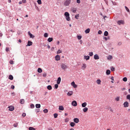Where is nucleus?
<instances>
[{"mask_svg":"<svg viewBox=\"0 0 130 130\" xmlns=\"http://www.w3.org/2000/svg\"><path fill=\"white\" fill-rule=\"evenodd\" d=\"M66 17V20L68 21H69L70 20L69 17V14L68 12H66L64 14Z\"/></svg>","mask_w":130,"mask_h":130,"instance_id":"obj_1","label":"nucleus"},{"mask_svg":"<svg viewBox=\"0 0 130 130\" xmlns=\"http://www.w3.org/2000/svg\"><path fill=\"white\" fill-rule=\"evenodd\" d=\"M71 2V0H67L65 1L64 5L66 6H68L69 5Z\"/></svg>","mask_w":130,"mask_h":130,"instance_id":"obj_2","label":"nucleus"},{"mask_svg":"<svg viewBox=\"0 0 130 130\" xmlns=\"http://www.w3.org/2000/svg\"><path fill=\"white\" fill-rule=\"evenodd\" d=\"M117 23L119 25H120L121 24H124V22L123 20H121L118 21Z\"/></svg>","mask_w":130,"mask_h":130,"instance_id":"obj_3","label":"nucleus"},{"mask_svg":"<svg viewBox=\"0 0 130 130\" xmlns=\"http://www.w3.org/2000/svg\"><path fill=\"white\" fill-rule=\"evenodd\" d=\"M72 105L74 106H76L77 105V103L75 101H73L71 103Z\"/></svg>","mask_w":130,"mask_h":130,"instance_id":"obj_4","label":"nucleus"},{"mask_svg":"<svg viewBox=\"0 0 130 130\" xmlns=\"http://www.w3.org/2000/svg\"><path fill=\"white\" fill-rule=\"evenodd\" d=\"M124 106V107H127L129 106V104L128 102H125L123 104Z\"/></svg>","mask_w":130,"mask_h":130,"instance_id":"obj_5","label":"nucleus"},{"mask_svg":"<svg viewBox=\"0 0 130 130\" xmlns=\"http://www.w3.org/2000/svg\"><path fill=\"white\" fill-rule=\"evenodd\" d=\"M110 1H107L106 0H105V1L106 4L108 6L111 5L112 4V3H111L110 2Z\"/></svg>","mask_w":130,"mask_h":130,"instance_id":"obj_6","label":"nucleus"},{"mask_svg":"<svg viewBox=\"0 0 130 130\" xmlns=\"http://www.w3.org/2000/svg\"><path fill=\"white\" fill-rule=\"evenodd\" d=\"M71 85L74 88H76L77 87V85L75 84L74 82L73 81L71 83Z\"/></svg>","mask_w":130,"mask_h":130,"instance_id":"obj_7","label":"nucleus"},{"mask_svg":"<svg viewBox=\"0 0 130 130\" xmlns=\"http://www.w3.org/2000/svg\"><path fill=\"white\" fill-rule=\"evenodd\" d=\"M61 68L64 70L66 69L67 67L66 66V65H65L64 64H62L61 65Z\"/></svg>","mask_w":130,"mask_h":130,"instance_id":"obj_8","label":"nucleus"},{"mask_svg":"<svg viewBox=\"0 0 130 130\" xmlns=\"http://www.w3.org/2000/svg\"><path fill=\"white\" fill-rule=\"evenodd\" d=\"M55 59L56 60L58 61L60 60V56L59 55H57L55 57Z\"/></svg>","mask_w":130,"mask_h":130,"instance_id":"obj_9","label":"nucleus"},{"mask_svg":"<svg viewBox=\"0 0 130 130\" xmlns=\"http://www.w3.org/2000/svg\"><path fill=\"white\" fill-rule=\"evenodd\" d=\"M61 81V78L60 77H58L57 79V83L58 84H60Z\"/></svg>","mask_w":130,"mask_h":130,"instance_id":"obj_10","label":"nucleus"},{"mask_svg":"<svg viewBox=\"0 0 130 130\" xmlns=\"http://www.w3.org/2000/svg\"><path fill=\"white\" fill-rule=\"evenodd\" d=\"M79 121V120L78 118H76L74 119V121L76 123H78Z\"/></svg>","mask_w":130,"mask_h":130,"instance_id":"obj_11","label":"nucleus"},{"mask_svg":"<svg viewBox=\"0 0 130 130\" xmlns=\"http://www.w3.org/2000/svg\"><path fill=\"white\" fill-rule=\"evenodd\" d=\"M28 34L29 35V36L30 38H34L35 36L33 35L32 34H31L30 31H28Z\"/></svg>","mask_w":130,"mask_h":130,"instance_id":"obj_12","label":"nucleus"},{"mask_svg":"<svg viewBox=\"0 0 130 130\" xmlns=\"http://www.w3.org/2000/svg\"><path fill=\"white\" fill-rule=\"evenodd\" d=\"M8 108H9V110L11 111H12L14 109V108L13 106H9L8 107Z\"/></svg>","mask_w":130,"mask_h":130,"instance_id":"obj_13","label":"nucleus"},{"mask_svg":"<svg viewBox=\"0 0 130 130\" xmlns=\"http://www.w3.org/2000/svg\"><path fill=\"white\" fill-rule=\"evenodd\" d=\"M32 44V42L29 41H28V42L27 43V46H30Z\"/></svg>","mask_w":130,"mask_h":130,"instance_id":"obj_14","label":"nucleus"},{"mask_svg":"<svg viewBox=\"0 0 130 130\" xmlns=\"http://www.w3.org/2000/svg\"><path fill=\"white\" fill-rule=\"evenodd\" d=\"M94 58L96 60L99 59V58L98 55L95 54L94 56Z\"/></svg>","mask_w":130,"mask_h":130,"instance_id":"obj_15","label":"nucleus"},{"mask_svg":"<svg viewBox=\"0 0 130 130\" xmlns=\"http://www.w3.org/2000/svg\"><path fill=\"white\" fill-rule=\"evenodd\" d=\"M73 93V92L72 91H69L67 93V95L69 96H70L72 95Z\"/></svg>","mask_w":130,"mask_h":130,"instance_id":"obj_16","label":"nucleus"},{"mask_svg":"<svg viewBox=\"0 0 130 130\" xmlns=\"http://www.w3.org/2000/svg\"><path fill=\"white\" fill-rule=\"evenodd\" d=\"M71 9L73 13H75L76 12V8H75L73 7L71 8Z\"/></svg>","mask_w":130,"mask_h":130,"instance_id":"obj_17","label":"nucleus"},{"mask_svg":"<svg viewBox=\"0 0 130 130\" xmlns=\"http://www.w3.org/2000/svg\"><path fill=\"white\" fill-rule=\"evenodd\" d=\"M84 59L87 60L89 59L90 56H84Z\"/></svg>","mask_w":130,"mask_h":130,"instance_id":"obj_18","label":"nucleus"},{"mask_svg":"<svg viewBox=\"0 0 130 130\" xmlns=\"http://www.w3.org/2000/svg\"><path fill=\"white\" fill-rule=\"evenodd\" d=\"M59 109L60 110H63L64 109V108L62 106H59Z\"/></svg>","mask_w":130,"mask_h":130,"instance_id":"obj_19","label":"nucleus"},{"mask_svg":"<svg viewBox=\"0 0 130 130\" xmlns=\"http://www.w3.org/2000/svg\"><path fill=\"white\" fill-rule=\"evenodd\" d=\"M87 105V104L86 103V102H85L84 103H83L82 104V106L83 107H84L86 106Z\"/></svg>","mask_w":130,"mask_h":130,"instance_id":"obj_20","label":"nucleus"},{"mask_svg":"<svg viewBox=\"0 0 130 130\" xmlns=\"http://www.w3.org/2000/svg\"><path fill=\"white\" fill-rule=\"evenodd\" d=\"M110 71L109 70H107L106 71V74L107 75H108L110 74Z\"/></svg>","mask_w":130,"mask_h":130,"instance_id":"obj_21","label":"nucleus"},{"mask_svg":"<svg viewBox=\"0 0 130 130\" xmlns=\"http://www.w3.org/2000/svg\"><path fill=\"white\" fill-rule=\"evenodd\" d=\"M88 109V108L86 107L83 109V111L84 112H86L87 111Z\"/></svg>","mask_w":130,"mask_h":130,"instance_id":"obj_22","label":"nucleus"},{"mask_svg":"<svg viewBox=\"0 0 130 130\" xmlns=\"http://www.w3.org/2000/svg\"><path fill=\"white\" fill-rule=\"evenodd\" d=\"M53 40V38H49L48 39L47 41L49 42H51Z\"/></svg>","mask_w":130,"mask_h":130,"instance_id":"obj_23","label":"nucleus"},{"mask_svg":"<svg viewBox=\"0 0 130 130\" xmlns=\"http://www.w3.org/2000/svg\"><path fill=\"white\" fill-rule=\"evenodd\" d=\"M37 71L39 73L42 72V71L41 69L40 68H39L38 69Z\"/></svg>","mask_w":130,"mask_h":130,"instance_id":"obj_24","label":"nucleus"},{"mask_svg":"<svg viewBox=\"0 0 130 130\" xmlns=\"http://www.w3.org/2000/svg\"><path fill=\"white\" fill-rule=\"evenodd\" d=\"M86 67V64H84L83 66H82V69L83 70Z\"/></svg>","mask_w":130,"mask_h":130,"instance_id":"obj_25","label":"nucleus"},{"mask_svg":"<svg viewBox=\"0 0 130 130\" xmlns=\"http://www.w3.org/2000/svg\"><path fill=\"white\" fill-rule=\"evenodd\" d=\"M41 107V105L40 104H37L36 105V107L37 108H39Z\"/></svg>","mask_w":130,"mask_h":130,"instance_id":"obj_26","label":"nucleus"},{"mask_svg":"<svg viewBox=\"0 0 130 130\" xmlns=\"http://www.w3.org/2000/svg\"><path fill=\"white\" fill-rule=\"evenodd\" d=\"M47 89L49 90H50L52 89V87L51 85H48L47 87Z\"/></svg>","mask_w":130,"mask_h":130,"instance_id":"obj_27","label":"nucleus"},{"mask_svg":"<svg viewBox=\"0 0 130 130\" xmlns=\"http://www.w3.org/2000/svg\"><path fill=\"white\" fill-rule=\"evenodd\" d=\"M90 29L89 28H88V29H86L85 32L86 33V34H88V33L89 31H90Z\"/></svg>","mask_w":130,"mask_h":130,"instance_id":"obj_28","label":"nucleus"},{"mask_svg":"<svg viewBox=\"0 0 130 130\" xmlns=\"http://www.w3.org/2000/svg\"><path fill=\"white\" fill-rule=\"evenodd\" d=\"M9 78L11 80H12L13 79V77L12 75H10L9 76Z\"/></svg>","mask_w":130,"mask_h":130,"instance_id":"obj_29","label":"nucleus"},{"mask_svg":"<svg viewBox=\"0 0 130 130\" xmlns=\"http://www.w3.org/2000/svg\"><path fill=\"white\" fill-rule=\"evenodd\" d=\"M75 125V124L73 122H71L70 123V125L71 127H73Z\"/></svg>","mask_w":130,"mask_h":130,"instance_id":"obj_30","label":"nucleus"},{"mask_svg":"<svg viewBox=\"0 0 130 130\" xmlns=\"http://www.w3.org/2000/svg\"><path fill=\"white\" fill-rule=\"evenodd\" d=\"M108 32L107 31H105L104 33V35L105 36H107L108 35Z\"/></svg>","mask_w":130,"mask_h":130,"instance_id":"obj_31","label":"nucleus"},{"mask_svg":"<svg viewBox=\"0 0 130 130\" xmlns=\"http://www.w3.org/2000/svg\"><path fill=\"white\" fill-rule=\"evenodd\" d=\"M24 100L23 99H22L20 100V103L22 104H23L24 103Z\"/></svg>","mask_w":130,"mask_h":130,"instance_id":"obj_32","label":"nucleus"},{"mask_svg":"<svg viewBox=\"0 0 130 130\" xmlns=\"http://www.w3.org/2000/svg\"><path fill=\"white\" fill-rule=\"evenodd\" d=\"M96 82L98 84H100L101 83V80L99 79H98L96 80Z\"/></svg>","mask_w":130,"mask_h":130,"instance_id":"obj_33","label":"nucleus"},{"mask_svg":"<svg viewBox=\"0 0 130 130\" xmlns=\"http://www.w3.org/2000/svg\"><path fill=\"white\" fill-rule=\"evenodd\" d=\"M125 9L126 10V11L129 13H130V11L129 9H128V8L126 6H125Z\"/></svg>","mask_w":130,"mask_h":130,"instance_id":"obj_34","label":"nucleus"},{"mask_svg":"<svg viewBox=\"0 0 130 130\" xmlns=\"http://www.w3.org/2000/svg\"><path fill=\"white\" fill-rule=\"evenodd\" d=\"M28 129L29 130H35V129L33 127H29Z\"/></svg>","mask_w":130,"mask_h":130,"instance_id":"obj_35","label":"nucleus"},{"mask_svg":"<svg viewBox=\"0 0 130 130\" xmlns=\"http://www.w3.org/2000/svg\"><path fill=\"white\" fill-rule=\"evenodd\" d=\"M58 114L57 113H55L54 114V118H57L58 116Z\"/></svg>","mask_w":130,"mask_h":130,"instance_id":"obj_36","label":"nucleus"},{"mask_svg":"<svg viewBox=\"0 0 130 130\" xmlns=\"http://www.w3.org/2000/svg\"><path fill=\"white\" fill-rule=\"evenodd\" d=\"M106 109H107L108 110L109 109L112 112L113 111V110H112V109H111L110 107H106Z\"/></svg>","mask_w":130,"mask_h":130,"instance_id":"obj_37","label":"nucleus"},{"mask_svg":"<svg viewBox=\"0 0 130 130\" xmlns=\"http://www.w3.org/2000/svg\"><path fill=\"white\" fill-rule=\"evenodd\" d=\"M44 37H47L48 36V34L47 33H45L44 34Z\"/></svg>","mask_w":130,"mask_h":130,"instance_id":"obj_38","label":"nucleus"},{"mask_svg":"<svg viewBox=\"0 0 130 130\" xmlns=\"http://www.w3.org/2000/svg\"><path fill=\"white\" fill-rule=\"evenodd\" d=\"M126 98L127 99L129 100L130 99V95L128 94L126 96Z\"/></svg>","mask_w":130,"mask_h":130,"instance_id":"obj_39","label":"nucleus"},{"mask_svg":"<svg viewBox=\"0 0 130 130\" xmlns=\"http://www.w3.org/2000/svg\"><path fill=\"white\" fill-rule=\"evenodd\" d=\"M123 80L124 82H126L127 81V78L126 77H124L123 78Z\"/></svg>","mask_w":130,"mask_h":130,"instance_id":"obj_40","label":"nucleus"},{"mask_svg":"<svg viewBox=\"0 0 130 130\" xmlns=\"http://www.w3.org/2000/svg\"><path fill=\"white\" fill-rule=\"evenodd\" d=\"M112 58V56L111 55H109L107 58V59L108 60Z\"/></svg>","mask_w":130,"mask_h":130,"instance_id":"obj_41","label":"nucleus"},{"mask_svg":"<svg viewBox=\"0 0 130 130\" xmlns=\"http://www.w3.org/2000/svg\"><path fill=\"white\" fill-rule=\"evenodd\" d=\"M43 112L45 113H46L48 112V110L47 109H45L43 110Z\"/></svg>","mask_w":130,"mask_h":130,"instance_id":"obj_42","label":"nucleus"},{"mask_svg":"<svg viewBox=\"0 0 130 130\" xmlns=\"http://www.w3.org/2000/svg\"><path fill=\"white\" fill-rule=\"evenodd\" d=\"M30 107L31 108H33L35 107V106L34 104H32L30 105Z\"/></svg>","mask_w":130,"mask_h":130,"instance_id":"obj_43","label":"nucleus"},{"mask_svg":"<svg viewBox=\"0 0 130 130\" xmlns=\"http://www.w3.org/2000/svg\"><path fill=\"white\" fill-rule=\"evenodd\" d=\"M110 2L112 3V4L113 5H115L116 4V3L115 2H113L112 1H110Z\"/></svg>","mask_w":130,"mask_h":130,"instance_id":"obj_44","label":"nucleus"},{"mask_svg":"<svg viewBox=\"0 0 130 130\" xmlns=\"http://www.w3.org/2000/svg\"><path fill=\"white\" fill-rule=\"evenodd\" d=\"M58 84H55V85H54V87H55V89H57L58 88Z\"/></svg>","mask_w":130,"mask_h":130,"instance_id":"obj_45","label":"nucleus"},{"mask_svg":"<svg viewBox=\"0 0 130 130\" xmlns=\"http://www.w3.org/2000/svg\"><path fill=\"white\" fill-rule=\"evenodd\" d=\"M37 2L38 4H40L42 3L41 1V0H38Z\"/></svg>","mask_w":130,"mask_h":130,"instance_id":"obj_46","label":"nucleus"},{"mask_svg":"<svg viewBox=\"0 0 130 130\" xmlns=\"http://www.w3.org/2000/svg\"><path fill=\"white\" fill-rule=\"evenodd\" d=\"M82 37L81 36H77V38L78 40L82 38Z\"/></svg>","mask_w":130,"mask_h":130,"instance_id":"obj_47","label":"nucleus"},{"mask_svg":"<svg viewBox=\"0 0 130 130\" xmlns=\"http://www.w3.org/2000/svg\"><path fill=\"white\" fill-rule=\"evenodd\" d=\"M110 69L112 71H114L115 70V68L113 67H110Z\"/></svg>","mask_w":130,"mask_h":130,"instance_id":"obj_48","label":"nucleus"},{"mask_svg":"<svg viewBox=\"0 0 130 130\" xmlns=\"http://www.w3.org/2000/svg\"><path fill=\"white\" fill-rule=\"evenodd\" d=\"M93 53L92 52H90L89 53V55L90 56H93Z\"/></svg>","mask_w":130,"mask_h":130,"instance_id":"obj_49","label":"nucleus"},{"mask_svg":"<svg viewBox=\"0 0 130 130\" xmlns=\"http://www.w3.org/2000/svg\"><path fill=\"white\" fill-rule=\"evenodd\" d=\"M62 52V51L59 50H58V51L57 52V54H59L60 53H61Z\"/></svg>","mask_w":130,"mask_h":130,"instance_id":"obj_50","label":"nucleus"},{"mask_svg":"<svg viewBox=\"0 0 130 130\" xmlns=\"http://www.w3.org/2000/svg\"><path fill=\"white\" fill-rule=\"evenodd\" d=\"M79 17V14H76L75 16V18L76 19H78V18L77 17Z\"/></svg>","mask_w":130,"mask_h":130,"instance_id":"obj_51","label":"nucleus"},{"mask_svg":"<svg viewBox=\"0 0 130 130\" xmlns=\"http://www.w3.org/2000/svg\"><path fill=\"white\" fill-rule=\"evenodd\" d=\"M9 63L11 64H13V63H13V61L12 60H10V62H9Z\"/></svg>","mask_w":130,"mask_h":130,"instance_id":"obj_52","label":"nucleus"},{"mask_svg":"<svg viewBox=\"0 0 130 130\" xmlns=\"http://www.w3.org/2000/svg\"><path fill=\"white\" fill-rule=\"evenodd\" d=\"M116 100L117 101H119V97H117L115 98Z\"/></svg>","mask_w":130,"mask_h":130,"instance_id":"obj_53","label":"nucleus"},{"mask_svg":"<svg viewBox=\"0 0 130 130\" xmlns=\"http://www.w3.org/2000/svg\"><path fill=\"white\" fill-rule=\"evenodd\" d=\"M9 48L8 47H6V52H7L9 51Z\"/></svg>","mask_w":130,"mask_h":130,"instance_id":"obj_54","label":"nucleus"},{"mask_svg":"<svg viewBox=\"0 0 130 130\" xmlns=\"http://www.w3.org/2000/svg\"><path fill=\"white\" fill-rule=\"evenodd\" d=\"M46 75V73H44L43 74V76L44 77H45Z\"/></svg>","mask_w":130,"mask_h":130,"instance_id":"obj_55","label":"nucleus"},{"mask_svg":"<svg viewBox=\"0 0 130 130\" xmlns=\"http://www.w3.org/2000/svg\"><path fill=\"white\" fill-rule=\"evenodd\" d=\"M98 34H101L102 33V31L101 30H99L98 32Z\"/></svg>","mask_w":130,"mask_h":130,"instance_id":"obj_56","label":"nucleus"},{"mask_svg":"<svg viewBox=\"0 0 130 130\" xmlns=\"http://www.w3.org/2000/svg\"><path fill=\"white\" fill-rule=\"evenodd\" d=\"M22 2L23 3H25L26 2V0H22Z\"/></svg>","mask_w":130,"mask_h":130,"instance_id":"obj_57","label":"nucleus"},{"mask_svg":"<svg viewBox=\"0 0 130 130\" xmlns=\"http://www.w3.org/2000/svg\"><path fill=\"white\" fill-rule=\"evenodd\" d=\"M11 89H14V85H12L11 86Z\"/></svg>","mask_w":130,"mask_h":130,"instance_id":"obj_58","label":"nucleus"},{"mask_svg":"<svg viewBox=\"0 0 130 130\" xmlns=\"http://www.w3.org/2000/svg\"><path fill=\"white\" fill-rule=\"evenodd\" d=\"M26 114L25 113H23L22 115V116L24 117H25L26 116Z\"/></svg>","mask_w":130,"mask_h":130,"instance_id":"obj_59","label":"nucleus"},{"mask_svg":"<svg viewBox=\"0 0 130 130\" xmlns=\"http://www.w3.org/2000/svg\"><path fill=\"white\" fill-rule=\"evenodd\" d=\"M39 109H36V112L38 113L39 112Z\"/></svg>","mask_w":130,"mask_h":130,"instance_id":"obj_60","label":"nucleus"},{"mask_svg":"<svg viewBox=\"0 0 130 130\" xmlns=\"http://www.w3.org/2000/svg\"><path fill=\"white\" fill-rule=\"evenodd\" d=\"M77 3L78 4H79L80 3V0H77Z\"/></svg>","mask_w":130,"mask_h":130,"instance_id":"obj_61","label":"nucleus"},{"mask_svg":"<svg viewBox=\"0 0 130 130\" xmlns=\"http://www.w3.org/2000/svg\"><path fill=\"white\" fill-rule=\"evenodd\" d=\"M69 121V119L68 118H67L66 120L65 121V122H67Z\"/></svg>","mask_w":130,"mask_h":130,"instance_id":"obj_62","label":"nucleus"},{"mask_svg":"<svg viewBox=\"0 0 130 130\" xmlns=\"http://www.w3.org/2000/svg\"><path fill=\"white\" fill-rule=\"evenodd\" d=\"M121 44H122L121 43V42H119L118 43V45H121Z\"/></svg>","mask_w":130,"mask_h":130,"instance_id":"obj_63","label":"nucleus"},{"mask_svg":"<svg viewBox=\"0 0 130 130\" xmlns=\"http://www.w3.org/2000/svg\"><path fill=\"white\" fill-rule=\"evenodd\" d=\"M104 39H105V40L106 41V40H107V38L106 37H104Z\"/></svg>","mask_w":130,"mask_h":130,"instance_id":"obj_64","label":"nucleus"}]
</instances>
